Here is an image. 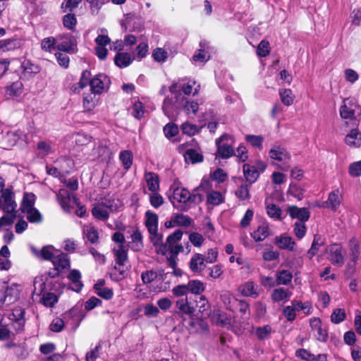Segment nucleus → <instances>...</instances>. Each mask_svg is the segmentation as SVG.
Wrapping results in <instances>:
<instances>
[{
	"mask_svg": "<svg viewBox=\"0 0 361 361\" xmlns=\"http://www.w3.org/2000/svg\"><path fill=\"white\" fill-rule=\"evenodd\" d=\"M145 224L148 232L158 230L159 217L156 213L147 210L145 214Z\"/></svg>",
	"mask_w": 361,
	"mask_h": 361,
	"instance_id": "nucleus-30",
	"label": "nucleus"
},
{
	"mask_svg": "<svg viewBox=\"0 0 361 361\" xmlns=\"http://www.w3.org/2000/svg\"><path fill=\"white\" fill-rule=\"evenodd\" d=\"M269 157L277 161V166L282 171H288L290 168V154L283 147L280 146H274L269 152Z\"/></svg>",
	"mask_w": 361,
	"mask_h": 361,
	"instance_id": "nucleus-6",
	"label": "nucleus"
},
{
	"mask_svg": "<svg viewBox=\"0 0 361 361\" xmlns=\"http://www.w3.org/2000/svg\"><path fill=\"white\" fill-rule=\"evenodd\" d=\"M280 98L283 104L286 106H290L293 102V95L290 89H284L279 92Z\"/></svg>",
	"mask_w": 361,
	"mask_h": 361,
	"instance_id": "nucleus-59",
	"label": "nucleus"
},
{
	"mask_svg": "<svg viewBox=\"0 0 361 361\" xmlns=\"http://www.w3.org/2000/svg\"><path fill=\"white\" fill-rule=\"evenodd\" d=\"M163 197L157 192H152L149 195V202L154 208H159L164 204Z\"/></svg>",
	"mask_w": 361,
	"mask_h": 361,
	"instance_id": "nucleus-63",
	"label": "nucleus"
},
{
	"mask_svg": "<svg viewBox=\"0 0 361 361\" xmlns=\"http://www.w3.org/2000/svg\"><path fill=\"white\" fill-rule=\"evenodd\" d=\"M51 262L54 269L47 272V275L51 279L58 277L61 272L71 267L70 258L67 254L63 252L56 254Z\"/></svg>",
	"mask_w": 361,
	"mask_h": 361,
	"instance_id": "nucleus-5",
	"label": "nucleus"
},
{
	"mask_svg": "<svg viewBox=\"0 0 361 361\" xmlns=\"http://www.w3.org/2000/svg\"><path fill=\"white\" fill-rule=\"evenodd\" d=\"M342 197L338 189H335L329 194L326 201L323 202V207L336 211L341 205Z\"/></svg>",
	"mask_w": 361,
	"mask_h": 361,
	"instance_id": "nucleus-18",
	"label": "nucleus"
},
{
	"mask_svg": "<svg viewBox=\"0 0 361 361\" xmlns=\"http://www.w3.org/2000/svg\"><path fill=\"white\" fill-rule=\"evenodd\" d=\"M231 138L224 134L216 140L217 146V155L222 159H228L234 154V150L231 146Z\"/></svg>",
	"mask_w": 361,
	"mask_h": 361,
	"instance_id": "nucleus-11",
	"label": "nucleus"
},
{
	"mask_svg": "<svg viewBox=\"0 0 361 361\" xmlns=\"http://www.w3.org/2000/svg\"><path fill=\"white\" fill-rule=\"evenodd\" d=\"M15 195L11 188H5L1 190L3 198V210L7 214L16 213L17 204L14 200Z\"/></svg>",
	"mask_w": 361,
	"mask_h": 361,
	"instance_id": "nucleus-12",
	"label": "nucleus"
},
{
	"mask_svg": "<svg viewBox=\"0 0 361 361\" xmlns=\"http://www.w3.org/2000/svg\"><path fill=\"white\" fill-rule=\"evenodd\" d=\"M24 212L27 214V219L31 223H39L42 220L40 212L36 208L27 209Z\"/></svg>",
	"mask_w": 361,
	"mask_h": 361,
	"instance_id": "nucleus-57",
	"label": "nucleus"
},
{
	"mask_svg": "<svg viewBox=\"0 0 361 361\" xmlns=\"http://www.w3.org/2000/svg\"><path fill=\"white\" fill-rule=\"evenodd\" d=\"M111 205L106 204H98L92 209V216L100 221H106L109 218L108 209H111Z\"/></svg>",
	"mask_w": 361,
	"mask_h": 361,
	"instance_id": "nucleus-25",
	"label": "nucleus"
},
{
	"mask_svg": "<svg viewBox=\"0 0 361 361\" xmlns=\"http://www.w3.org/2000/svg\"><path fill=\"white\" fill-rule=\"evenodd\" d=\"M130 241L128 242V246L134 252H140L144 247L142 235L138 230H134L130 235Z\"/></svg>",
	"mask_w": 361,
	"mask_h": 361,
	"instance_id": "nucleus-24",
	"label": "nucleus"
},
{
	"mask_svg": "<svg viewBox=\"0 0 361 361\" xmlns=\"http://www.w3.org/2000/svg\"><path fill=\"white\" fill-rule=\"evenodd\" d=\"M83 238L87 242H90L92 244H97L99 243V233L97 229L92 225L84 226L82 229Z\"/></svg>",
	"mask_w": 361,
	"mask_h": 361,
	"instance_id": "nucleus-26",
	"label": "nucleus"
},
{
	"mask_svg": "<svg viewBox=\"0 0 361 361\" xmlns=\"http://www.w3.org/2000/svg\"><path fill=\"white\" fill-rule=\"evenodd\" d=\"M36 200V196L32 192H25L20 204V209L22 212L27 209H31L34 207Z\"/></svg>",
	"mask_w": 361,
	"mask_h": 361,
	"instance_id": "nucleus-36",
	"label": "nucleus"
},
{
	"mask_svg": "<svg viewBox=\"0 0 361 361\" xmlns=\"http://www.w3.org/2000/svg\"><path fill=\"white\" fill-rule=\"evenodd\" d=\"M133 153L130 150H123L120 152L119 159L121 161L123 168L128 170L133 164Z\"/></svg>",
	"mask_w": 361,
	"mask_h": 361,
	"instance_id": "nucleus-43",
	"label": "nucleus"
},
{
	"mask_svg": "<svg viewBox=\"0 0 361 361\" xmlns=\"http://www.w3.org/2000/svg\"><path fill=\"white\" fill-rule=\"evenodd\" d=\"M41 48L45 51L52 52L56 48V37L43 39L41 42Z\"/></svg>",
	"mask_w": 361,
	"mask_h": 361,
	"instance_id": "nucleus-47",
	"label": "nucleus"
},
{
	"mask_svg": "<svg viewBox=\"0 0 361 361\" xmlns=\"http://www.w3.org/2000/svg\"><path fill=\"white\" fill-rule=\"evenodd\" d=\"M25 311L21 307H16L12 311L10 319L11 325L16 332L23 329L25 322Z\"/></svg>",
	"mask_w": 361,
	"mask_h": 361,
	"instance_id": "nucleus-13",
	"label": "nucleus"
},
{
	"mask_svg": "<svg viewBox=\"0 0 361 361\" xmlns=\"http://www.w3.org/2000/svg\"><path fill=\"white\" fill-rule=\"evenodd\" d=\"M328 259L334 266L341 267L345 263V251L341 244L334 243L328 246Z\"/></svg>",
	"mask_w": 361,
	"mask_h": 361,
	"instance_id": "nucleus-9",
	"label": "nucleus"
},
{
	"mask_svg": "<svg viewBox=\"0 0 361 361\" xmlns=\"http://www.w3.org/2000/svg\"><path fill=\"white\" fill-rule=\"evenodd\" d=\"M176 224L178 227H189L192 223V219L188 215L183 214L176 213Z\"/></svg>",
	"mask_w": 361,
	"mask_h": 361,
	"instance_id": "nucleus-56",
	"label": "nucleus"
},
{
	"mask_svg": "<svg viewBox=\"0 0 361 361\" xmlns=\"http://www.w3.org/2000/svg\"><path fill=\"white\" fill-rule=\"evenodd\" d=\"M245 140L252 146L259 149H262V143L264 142V137L262 136L249 135L246 136Z\"/></svg>",
	"mask_w": 361,
	"mask_h": 361,
	"instance_id": "nucleus-61",
	"label": "nucleus"
},
{
	"mask_svg": "<svg viewBox=\"0 0 361 361\" xmlns=\"http://www.w3.org/2000/svg\"><path fill=\"white\" fill-rule=\"evenodd\" d=\"M66 324L64 317L63 319L56 317L51 321L49 325V329L53 332H61L63 329Z\"/></svg>",
	"mask_w": 361,
	"mask_h": 361,
	"instance_id": "nucleus-60",
	"label": "nucleus"
},
{
	"mask_svg": "<svg viewBox=\"0 0 361 361\" xmlns=\"http://www.w3.org/2000/svg\"><path fill=\"white\" fill-rule=\"evenodd\" d=\"M145 106L140 101H135L133 104L131 114L137 119L140 120L144 116Z\"/></svg>",
	"mask_w": 361,
	"mask_h": 361,
	"instance_id": "nucleus-50",
	"label": "nucleus"
},
{
	"mask_svg": "<svg viewBox=\"0 0 361 361\" xmlns=\"http://www.w3.org/2000/svg\"><path fill=\"white\" fill-rule=\"evenodd\" d=\"M32 252L39 259L51 262L56 254L54 252V247L51 245L44 246L41 250L35 247H31Z\"/></svg>",
	"mask_w": 361,
	"mask_h": 361,
	"instance_id": "nucleus-20",
	"label": "nucleus"
},
{
	"mask_svg": "<svg viewBox=\"0 0 361 361\" xmlns=\"http://www.w3.org/2000/svg\"><path fill=\"white\" fill-rule=\"evenodd\" d=\"M21 68L23 76L26 78H30L39 72V67L29 60L23 61Z\"/></svg>",
	"mask_w": 361,
	"mask_h": 361,
	"instance_id": "nucleus-32",
	"label": "nucleus"
},
{
	"mask_svg": "<svg viewBox=\"0 0 361 361\" xmlns=\"http://www.w3.org/2000/svg\"><path fill=\"white\" fill-rule=\"evenodd\" d=\"M67 278L71 282L68 286V289L76 293H80L84 286L81 281L82 275L80 271L78 269H71Z\"/></svg>",
	"mask_w": 361,
	"mask_h": 361,
	"instance_id": "nucleus-14",
	"label": "nucleus"
},
{
	"mask_svg": "<svg viewBox=\"0 0 361 361\" xmlns=\"http://www.w3.org/2000/svg\"><path fill=\"white\" fill-rule=\"evenodd\" d=\"M188 291L191 292V293L195 294V297L201 295V293H202L204 289V283L199 280H191L188 283Z\"/></svg>",
	"mask_w": 361,
	"mask_h": 361,
	"instance_id": "nucleus-39",
	"label": "nucleus"
},
{
	"mask_svg": "<svg viewBox=\"0 0 361 361\" xmlns=\"http://www.w3.org/2000/svg\"><path fill=\"white\" fill-rule=\"evenodd\" d=\"M145 179L149 191L157 192L159 190V178L157 173L146 172L145 173Z\"/></svg>",
	"mask_w": 361,
	"mask_h": 361,
	"instance_id": "nucleus-33",
	"label": "nucleus"
},
{
	"mask_svg": "<svg viewBox=\"0 0 361 361\" xmlns=\"http://www.w3.org/2000/svg\"><path fill=\"white\" fill-rule=\"evenodd\" d=\"M189 267L194 273H200L206 267V260L204 256L200 253H195L190 259Z\"/></svg>",
	"mask_w": 361,
	"mask_h": 361,
	"instance_id": "nucleus-23",
	"label": "nucleus"
},
{
	"mask_svg": "<svg viewBox=\"0 0 361 361\" xmlns=\"http://www.w3.org/2000/svg\"><path fill=\"white\" fill-rule=\"evenodd\" d=\"M267 168V165L262 161L256 162L255 165L245 164L243 166L244 176L250 185L255 183L261 173H263Z\"/></svg>",
	"mask_w": 361,
	"mask_h": 361,
	"instance_id": "nucleus-7",
	"label": "nucleus"
},
{
	"mask_svg": "<svg viewBox=\"0 0 361 361\" xmlns=\"http://www.w3.org/2000/svg\"><path fill=\"white\" fill-rule=\"evenodd\" d=\"M324 245V239L318 234L314 235L312 245L307 251L308 257L312 259L314 256H315L319 248Z\"/></svg>",
	"mask_w": 361,
	"mask_h": 361,
	"instance_id": "nucleus-35",
	"label": "nucleus"
},
{
	"mask_svg": "<svg viewBox=\"0 0 361 361\" xmlns=\"http://www.w3.org/2000/svg\"><path fill=\"white\" fill-rule=\"evenodd\" d=\"M272 328L270 325L267 324L263 326H257L255 329V335L259 340L268 339L271 336Z\"/></svg>",
	"mask_w": 361,
	"mask_h": 361,
	"instance_id": "nucleus-44",
	"label": "nucleus"
},
{
	"mask_svg": "<svg viewBox=\"0 0 361 361\" xmlns=\"http://www.w3.org/2000/svg\"><path fill=\"white\" fill-rule=\"evenodd\" d=\"M307 232V227L305 222L295 221L293 225V233L298 240L303 238Z\"/></svg>",
	"mask_w": 361,
	"mask_h": 361,
	"instance_id": "nucleus-53",
	"label": "nucleus"
},
{
	"mask_svg": "<svg viewBox=\"0 0 361 361\" xmlns=\"http://www.w3.org/2000/svg\"><path fill=\"white\" fill-rule=\"evenodd\" d=\"M114 253L115 256V262L116 266L115 269H118L119 274L123 276H124V270L121 269L128 259V252L125 249L124 245L118 246V248L114 249Z\"/></svg>",
	"mask_w": 361,
	"mask_h": 361,
	"instance_id": "nucleus-15",
	"label": "nucleus"
},
{
	"mask_svg": "<svg viewBox=\"0 0 361 361\" xmlns=\"http://www.w3.org/2000/svg\"><path fill=\"white\" fill-rule=\"evenodd\" d=\"M345 142L350 147H360L361 146V132L357 127L352 129L345 136Z\"/></svg>",
	"mask_w": 361,
	"mask_h": 361,
	"instance_id": "nucleus-27",
	"label": "nucleus"
},
{
	"mask_svg": "<svg viewBox=\"0 0 361 361\" xmlns=\"http://www.w3.org/2000/svg\"><path fill=\"white\" fill-rule=\"evenodd\" d=\"M102 349V342L99 341L97 345L87 352L85 356L86 361H96L97 358L99 357V351Z\"/></svg>",
	"mask_w": 361,
	"mask_h": 361,
	"instance_id": "nucleus-64",
	"label": "nucleus"
},
{
	"mask_svg": "<svg viewBox=\"0 0 361 361\" xmlns=\"http://www.w3.org/2000/svg\"><path fill=\"white\" fill-rule=\"evenodd\" d=\"M23 92V85L20 80L12 82L5 87L6 96L9 98H17L20 97Z\"/></svg>",
	"mask_w": 361,
	"mask_h": 361,
	"instance_id": "nucleus-28",
	"label": "nucleus"
},
{
	"mask_svg": "<svg viewBox=\"0 0 361 361\" xmlns=\"http://www.w3.org/2000/svg\"><path fill=\"white\" fill-rule=\"evenodd\" d=\"M164 133L168 139H171L178 135L179 130L177 125L173 123H169L164 127Z\"/></svg>",
	"mask_w": 361,
	"mask_h": 361,
	"instance_id": "nucleus-58",
	"label": "nucleus"
},
{
	"mask_svg": "<svg viewBox=\"0 0 361 361\" xmlns=\"http://www.w3.org/2000/svg\"><path fill=\"white\" fill-rule=\"evenodd\" d=\"M292 295V293L286 288H278L273 290L271 293V300L275 302H286Z\"/></svg>",
	"mask_w": 361,
	"mask_h": 361,
	"instance_id": "nucleus-29",
	"label": "nucleus"
},
{
	"mask_svg": "<svg viewBox=\"0 0 361 361\" xmlns=\"http://www.w3.org/2000/svg\"><path fill=\"white\" fill-rule=\"evenodd\" d=\"M134 59L128 52H118L114 57L115 65L121 68L130 66Z\"/></svg>",
	"mask_w": 361,
	"mask_h": 361,
	"instance_id": "nucleus-31",
	"label": "nucleus"
},
{
	"mask_svg": "<svg viewBox=\"0 0 361 361\" xmlns=\"http://www.w3.org/2000/svg\"><path fill=\"white\" fill-rule=\"evenodd\" d=\"M176 306L181 312L187 314H191L195 310L194 304L192 302L188 301V297L186 298L178 300L176 302Z\"/></svg>",
	"mask_w": 361,
	"mask_h": 361,
	"instance_id": "nucleus-34",
	"label": "nucleus"
},
{
	"mask_svg": "<svg viewBox=\"0 0 361 361\" xmlns=\"http://www.w3.org/2000/svg\"><path fill=\"white\" fill-rule=\"evenodd\" d=\"M349 255L350 259L358 260L360 254V246L355 238H352L349 241Z\"/></svg>",
	"mask_w": 361,
	"mask_h": 361,
	"instance_id": "nucleus-42",
	"label": "nucleus"
},
{
	"mask_svg": "<svg viewBox=\"0 0 361 361\" xmlns=\"http://www.w3.org/2000/svg\"><path fill=\"white\" fill-rule=\"evenodd\" d=\"M291 304L294 305L296 312L303 311L306 315H309L312 312V304L308 301L302 302L300 300H293Z\"/></svg>",
	"mask_w": 361,
	"mask_h": 361,
	"instance_id": "nucleus-41",
	"label": "nucleus"
},
{
	"mask_svg": "<svg viewBox=\"0 0 361 361\" xmlns=\"http://www.w3.org/2000/svg\"><path fill=\"white\" fill-rule=\"evenodd\" d=\"M200 85L193 80L185 78L173 81L169 87L171 97L164 99L162 106L164 114L169 118L174 119L179 112H184L188 117L194 118L199 109V104L190 101L186 96L199 93Z\"/></svg>",
	"mask_w": 361,
	"mask_h": 361,
	"instance_id": "nucleus-1",
	"label": "nucleus"
},
{
	"mask_svg": "<svg viewBox=\"0 0 361 361\" xmlns=\"http://www.w3.org/2000/svg\"><path fill=\"white\" fill-rule=\"evenodd\" d=\"M123 25L125 26V29L127 31L130 32H134L136 30H139L141 27L142 24L140 23V20L137 18H128L126 19V22L123 24Z\"/></svg>",
	"mask_w": 361,
	"mask_h": 361,
	"instance_id": "nucleus-54",
	"label": "nucleus"
},
{
	"mask_svg": "<svg viewBox=\"0 0 361 361\" xmlns=\"http://www.w3.org/2000/svg\"><path fill=\"white\" fill-rule=\"evenodd\" d=\"M271 235L269 224L267 221L262 222L253 232L250 233L251 237L255 242H262Z\"/></svg>",
	"mask_w": 361,
	"mask_h": 361,
	"instance_id": "nucleus-16",
	"label": "nucleus"
},
{
	"mask_svg": "<svg viewBox=\"0 0 361 361\" xmlns=\"http://www.w3.org/2000/svg\"><path fill=\"white\" fill-rule=\"evenodd\" d=\"M267 213L268 216L277 221H281L282 219V210L279 206L276 204H269L266 207Z\"/></svg>",
	"mask_w": 361,
	"mask_h": 361,
	"instance_id": "nucleus-38",
	"label": "nucleus"
},
{
	"mask_svg": "<svg viewBox=\"0 0 361 361\" xmlns=\"http://www.w3.org/2000/svg\"><path fill=\"white\" fill-rule=\"evenodd\" d=\"M149 47L147 42H140L135 49L133 59L137 61H141L145 58L148 54Z\"/></svg>",
	"mask_w": 361,
	"mask_h": 361,
	"instance_id": "nucleus-46",
	"label": "nucleus"
},
{
	"mask_svg": "<svg viewBox=\"0 0 361 361\" xmlns=\"http://www.w3.org/2000/svg\"><path fill=\"white\" fill-rule=\"evenodd\" d=\"M293 274L289 270H281L277 273L276 282L279 285H287L291 282Z\"/></svg>",
	"mask_w": 361,
	"mask_h": 361,
	"instance_id": "nucleus-45",
	"label": "nucleus"
},
{
	"mask_svg": "<svg viewBox=\"0 0 361 361\" xmlns=\"http://www.w3.org/2000/svg\"><path fill=\"white\" fill-rule=\"evenodd\" d=\"M56 49L66 54H75L78 51L77 39L71 33L58 35L56 36Z\"/></svg>",
	"mask_w": 361,
	"mask_h": 361,
	"instance_id": "nucleus-4",
	"label": "nucleus"
},
{
	"mask_svg": "<svg viewBox=\"0 0 361 361\" xmlns=\"http://www.w3.org/2000/svg\"><path fill=\"white\" fill-rule=\"evenodd\" d=\"M111 80L104 73L97 74L91 79V93L94 95L101 94L109 90Z\"/></svg>",
	"mask_w": 361,
	"mask_h": 361,
	"instance_id": "nucleus-8",
	"label": "nucleus"
},
{
	"mask_svg": "<svg viewBox=\"0 0 361 361\" xmlns=\"http://www.w3.org/2000/svg\"><path fill=\"white\" fill-rule=\"evenodd\" d=\"M274 243L281 250L293 251L296 245L293 239L285 234H282L275 238Z\"/></svg>",
	"mask_w": 361,
	"mask_h": 361,
	"instance_id": "nucleus-21",
	"label": "nucleus"
},
{
	"mask_svg": "<svg viewBox=\"0 0 361 361\" xmlns=\"http://www.w3.org/2000/svg\"><path fill=\"white\" fill-rule=\"evenodd\" d=\"M238 290L242 295L245 297L256 298L259 295L258 286L253 281H247L240 285Z\"/></svg>",
	"mask_w": 361,
	"mask_h": 361,
	"instance_id": "nucleus-22",
	"label": "nucleus"
},
{
	"mask_svg": "<svg viewBox=\"0 0 361 361\" xmlns=\"http://www.w3.org/2000/svg\"><path fill=\"white\" fill-rule=\"evenodd\" d=\"M63 25L69 30L73 31L77 25V19L75 14L67 13L63 17Z\"/></svg>",
	"mask_w": 361,
	"mask_h": 361,
	"instance_id": "nucleus-49",
	"label": "nucleus"
},
{
	"mask_svg": "<svg viewBox=\"0 0 361 361\" xmlns=\"http://www.w3.org/2000/svg\"><path fill=\"white\" fill-rule=\"evenodd\" d=\"M346 314L344 309L337 308L334 310L331 315V321L332 323L338 324L345 319Z\"/></svg>",
	"mask_w": 361,
	"mask_h": 361,
	"instance_id": "nucleus-52",
	"label": "nucleus"
},
{
	"mask_svg": "<svg viewBox=\"0 0 361 361\" xmlns=\"http://www.w3.org/2000/svg\"><path fill=\"white\" fill-rule=\"evenodd\" d=\"M289 216L292 219H298V221L305 222L310 216L308 209L305 207L299 208L297 206H290L288 209Z\"/></svg>",
	"mask_w": 361,
	"mask_h": 361,
	"instance_id": "nucleus-17",
	"label": "nucleus"
},
{
	"mask_svg": "<svg viewBox=\"0 0 361 361\" xmlns=\"http://www.w3.org/2000/svg\"><path fill=\"white\" fill-rule=\"evenodd\" d=\"M360 113V106L354 98H345L343 100V104L339 109V114L342 118L349 119L354 126L357 127L360 123L357 116Z\"/></svg>",
	"mask_w": 361,
	"mask_h": 361,
	"instance_id": "nucleus-3",
	"label": "nucleus"
},
{
	"mask_svg": "<svg viewBox=\"0 0 361 361\" xmlns=\"http://www.w3.org/2000/svg\"><path fill=\"white\" fill-rule=\"evenodd\" d=\"M212 180L210 177L204 176L201 180L200 185L193 190L194 192H200V190H202L204 192L208 193L209 192L212 191Z\"/></svg>",
	"mask_w": 361,
	"mask_h": 361,
	"instance_id": "nucleus-48",
	"label": "nucleus"
},
{
	"mask_svg": "<svg viewBox=\"0 0 361 361\" xmlns=\"http://www.w3.org/2000/svg\"><path fill=\"white\" fill-rule=\"evenodd\" d=\"M67 325L75 330L85 317L81 306L75 305L63 314Z\"/></svg>",
	"mask_w": 361,
	"mask_h": 361,
	"instance_id": "nucleus-10",
	"label": "nucleus"
},
{
	"mask_svg": "<svg viewBox=\"0 0 361 361\" xmlns=\"http://www.w3.org/2000/svg\"><path fill=\"white\" fill-rule=\"evenodd\" d=\"M184 158L186 162L192 164L199 163L203 160L202 154L194 149H187L184 154Z\"/></svg>",
	"mask_w": 361,
	"mask_h": 361,
	"instance_id": "nucleus-37",
	"label": "nucleus"
},
{
	"mask_svg": "<svg viewBox=\"0 0 361 361\" xmlns=\"http://www.w3.org/2000/svg\"><path fill=\"white\" fill-rule=\"evenodd\" d=\"M167 195L173 207L181 212H188L204 200V195L200 192H190L185 188L174 185L170 187Z\"/></svg>",
	"mask_w": 361,
	"mask_h": 361,
	"instance_id": "nucleus-2",
	"label": "nucleus"
},
{
	"mask_svg": "<svg viewBox=\"0 0 361 361\" xmlns=\"http://www.w3.org/2000/svg\"><path fill=\"white\" fill-rule=\"evenodd\" d=\"M181 129L184 134L190 136L195 135L200 131V128L196 125L190 123L188 122L183 123L181 126Z\"/></svg>",
	"mask_w": 361,
	"mask_h": 361,
	"instance_id": "nucleus-62",
	"label": "nucleus"
},
{
	"mask_svg": "<svg viewBox=\"0 0 361 361\" xmlns=\"http://www.w3.org/2000/svg\"><path fill=\"white\" fill-rule=\"evenodd\" d=\"M250 185H241L235 190V195L241 200H247L250 198Z\"/></svg>",
	"mask_w": 361,
	"mask_h": 361,
	"instance_id": "nucleus-55",
	"label": "nucleus"
},
{
	"mask_svg": "<svg viewBox=\"0 0 361 361\" xmlns=\"http://www.w3.org/2000/svg\"><path fill=\"white\" fill-rule=\"evenodd\" d=\"M41 301L44 306L51 307L57 302L58 298L54 293H44Z\"/></svg>",
	"mask_w": 361,
	"mask_h": 361,
	"instance_id": "nucleus-51",
	"label": "nucleus"
},
{
	"mask_svg": "<svg viewBox=\"0 0 361 361\" xmlns=\"http://www.w3.org/2000/svg\"><path fill=\"white\" fill-rule=\"evenodd\" d=\"M224 201V197L221 192L219 191H211L207 195V202L208 204L216 206Z\"/></svg>",
	"mask_w": 361,
	"mask_h": 361,
	"instance_id": "nucleus-40",
	"label": "nucleus"
},
{
	"mask_svg": "<svg viewBox=\"0 0 361 361\" xmlns=\"http://www.w3.org/2000/svg\"><path fill=\"white\" fill-rule=\"evenodd\" d=\"M19 293L20 291L17 284L13 283L11 286H7L4 290L3 302L6 303V305L13 303L18 299Z\"/></svg>",
	"mask_w": 361,
	"mask_h": 361,
	"instance_id": "nucleus-19",
	"label": "nucleus"
}]
</instances>
